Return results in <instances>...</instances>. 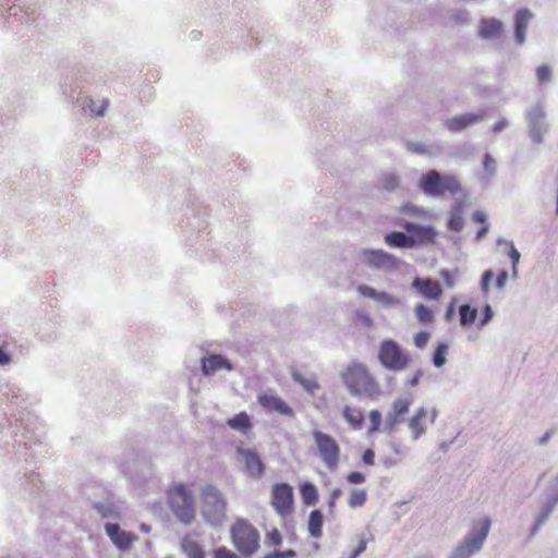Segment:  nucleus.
Listing matches in <instances>:
<instances>
[{
    "instance_id": "obj_1",
    "label": "nucleus",
    "mask_w": 558,
    "mask_h": 558,
    "mask_svg": "<svg viewBox=\"0 0 558 558\" xmlns=\"http://www.w3.org/2000/svg\"><path fill=\"white\" fill-rule=\"evenodd\" d=\"M349 392L354 397L376 398L380 393L379 386L367 367L361 363L349 365L341 374Z\"/></svg>"
},
{
    "instance_id": "obj_2",
    "label": "nucleus",
    "mask_w": 558,
    "mask_h": 558,
    "mask_svg": "<svg viewBox=\"0 0 558 558\" xmlns=\"http://www.w3.org/2000/svg\"><path fill=\"white\" fill-rule=\"evenodd\" d=\"M490 527L492 519L489 517L474 520L471 523L469 532L451 551L449 558H471L473 555L480 553L489 534Z\"/></svg>"
},
{
    "instance_id": "obj_3",
    "label": "nucleus",
    "mask_w": 558,
    "mask_h": 558,
    "mask_svg": "<svg viewBox=\"0 0 558 558\" xmlns=\"http://www.w3.org/2000/svg\"><path fill=\"white\" fill-rule=\"evenodd\" d=\"M417 187L424 195L434 198L444 197L446 193L454 195L462 190L456 175L442 174L435 169H430L420 177Z\"/></svg>"
},
{
    "instance_id": "obj_4",
    "label": "nucleus",
    "mask_w": 558,
    "mask_h": 558,
    "mask_svg": "<svg viewBox=\"0 0 558 558\" xmlns=\"http://www.w3.org/2000/svg\"><path fill=\"white\" fill-rule=\"evenodd\" d=\"M227 500L214 485H206L201 492V514L211 526H220L226 519Z\"/></svg>"
},
{
    "instance_id": "obj_5",
    "label": "nucleus",
    "mask_w": 558,
    "mask_h": 558,
    "mask_svg": "<svg viewBox=\"0 0 558 558\" xmlns=\"http://www.w3.org/2000/svg\"><path fill=\"white\" fill-rule=\"evenodd\" d=\"M168 504L174 517L184 525L195 519V500L184 484H177L168 490Z\"/></svg>"
},
{
    "instance_id": "obj_6",
    "label": "nucleus",
    "mask_w": 558,
    "mask_h": 558,
    "mask_svg": "<svg viewBox=\"0 0 558 558\" xmlns=\"http://www.w3.org/2000/svg\"><path fill=\"white\" fill-rule=\"evenodd\" d=\"M377 357L380 365L390 372H402L411 362L410 352L393 339H385L380 342Z\"/></svg>"
},
{
    "instance_id": "obj_7",
    "label": "nucleus",
    "mask_w": 558,
    "mask_h": 558,
    "mask_svg": "<svg viewBox=\"0 0 558 558\" xmlns=\"http://www.w3.org/2000/svg\"><path fill=\"white\" fill-rule=\"evenodd\" d=\"M231 537L236 549L244 556H250L258 548L259 533L245 519H238L231 526Z\"/></svg>"
},
{
    "instance_id": "obj_8",
    "label": "nucleus",
    "mask_w": 558,
    "mask_h": 558,
    "mask_svg": "<svg viewBox=\"0 0 558 558\" xmlns=\"http://www.w3.org/2000/svg\"><path fill=\"white\" fill-rule=\"evenodd\" d=\"M558 506V487L548 481L544 490V500L534 518V523L530 529V537L535 536L539 530L549 521L556 507Z\"/></svg>"
},
{
    "instance_id": "obj_9",
    "label": "nucleus",
    "mask_w": 558,
    "mask_h": 558,
    "mask_svg": "<svg viewBox=\"0 0 558 558\" xmlns=\"http://www.w3.org/2000/svg\"><path fill=\"white\" fill-rule=\"evenodd\" d=\"M361 260L372 269L391 272L400 269L402 260L384 250L364 248L361 252Z\"/></svg>"
},
{
    "instance_id": "obj_10",
    "label": "nucleus",
    "mask_w": 558,
    "mask_h": 558,
    "mask_svg": "<svg viewBox=\"0 0 558 558\" xmlns=\"http://www.w3.org/2000/svg\"><path fill=\"white\" fill-rule=\"evenodd\" d=\"M312 436L325 465L330 470L336 469L340 457V447L337 441L330 435L318 429L313 430Z\"/></svg>"
},
{
    "instance_id": "obj_11",
    "label": "nucleus",
    "mask_w": 558,
    "mask_h": 558,
    "mask_svg": "<svg viewBox=\"0 0 558 558\" xmlns=\"http://www.w3.org/2000/svg\"><path fill=\"white\" fill-rule=\"evenodd\" d=\"M525 119L529 128V135L533 143L542 144L544 135L548 131L546 112L541 104H536L525 111Z\"/></svg>"
},
{
    "instance_id": "obj_12",
    "label": "nucleus",
    "mask_w": 558,
    "mask_h": 558,
    "mask_svg": "<svg viewBox=\"0 0 558 558\" xmlns=\"http://www.w3.org/2000/svg\"><path fill=\"white\" fill-rule=\"evenodd\" d=\"M293 488L288 483H277L271 489V505L276 512L286 517L291 513L293 507Z\"/></svg>"
},
{
    "instance_id": "obj_13",
    "label": "nucleus",
    "mask_w": 558,
    "mask_h": 558,
    "mask_svg": "<svg viewBox=\"0 0 558 558\" xmlns=\"http://www.w3.org/2000/svg\"><path fill=\"white\" fill-rule=\"evenodd\" d=\"M402 228L410 233L413 248L434 244L438 235V231L432 225H420L412 221H405L402 223Z\"/></svg>"
},
{
    "instance_id": "obj_14",
    "label": "nucleus",
    "mask_w": 558,
    "mask_h": 558,
    "mask_svg": "<svg viewBox=\"0 0 558 558\" xmlns=\"http://www.w3.org/2000/svg\"><path fill=\"white\" fill-rule=\"evenodd\" d=\"M412 403L413 398L411 396L398 397L392 401L391 408L386 415V430L393 432L398 425L405 421L404 415L409 413Z\"/></svg>"
},
{
    "instance_id": "obj_15",
    "label": "nucleus",
    "mask_w": 558,
    "mask_h": 558,
    "mask_svg": "<svg viewBox=\"0 0 558 558\" xmlns=\"http://www.w3.org/2000/svg\"><path fill=\"white\" fill-rule=\"evenodd\" d=\"M357 292L364 298L372 299L379 303L384 308L391 310L401 305V299L386 291H378L367 284L357 286Z\"/></svg>"
},
{
    "instance_id": "obj_16",
    "label": "nucleus",
    "mask_w": 558,
    "mask_h": 558,
    "mask_svg": "<svg viewBox=\"0 0 558 558\" xmlns=\"http://www.w3.org/2000/svg\"><path fill=\"white\" fill-rule=\"evenodd\" d=\"M236 452L244 459L246 474L254 480H259L265 473V464L258 452L242 447H238Z\"/></svg>"
},
{
    "instance_id": "obj_17",
    "label": "nucleus",
    "mask_w": 558,
    "mask_h": 558,
    "mask_svg": "<svg viewBox=\"0 0 558 558\" xmlns=\"http://www.w3.org/2000/svg\"><path fill=\"white\" fill-rule=\"evenodd\" d=\"M257 402L268 413H278L284 416L293 417V409L279 396L259 393L257 396Z\"/></svg>"
},
{
    "instance_id": "obj_18",
    "label": "nucleus",
    "mask_w": 558,
    "mask_h": 558,
    "mask_svg": "<svg viewBox=\"0 0 558 558\" xmlns=\"http://www.w3.org/2000/svg\"><path fill=\"white\" fill-rule=\"evenodd\" d=\"M428 415L427 409L418 407L415 409L413 415L408 420V427L410 436L413 441L418 440L427 432L426 418Z\"/></svg>"
},
{
    "instance_id": "obj_19",
    "label": "nucleus",
    "mask_w": 558,
    "mask_h": 558,
    "mask_svg": "<svg viewBox=\"0 0 558 558\" xmlns=\"http://www.w3.org/2000/svg\"><path fill=\"white\" fill-rule=\"evenodd\" d=\"M201 367L205 376L214 375L221 369H233L232 363L221 354H209L208 356H203L201 359Z\"/></svg>"
},
{
    "instance_id": "obj_20",
    "label": "nucleus",
    "mask_w": 558,
    "mask_h": 558,
    "mask_svg": "<svg viewBox=\"0 0 558 558\" xmlns=\"http://www.w3.org/2000/svg\"><path fill=\"white\" fill-rule=\"evenodd\" d=\"M532 19L533 14L527 8H521L514 13V41L517 45L521 46L524 44L526 29Z\"/></svg>"
},
{
    "instance_id": "obj_21",
    "label": "nucleus",
    "mask_w": 558,
    "mask_h": 558,
    "mask_svg": "<svg viewBox=\"0 0 558 558\" xmlns=\"http://www.w3.org/2000/svg\"><path fill=\"white\" fill-rule=\"evenodd\" d=\"M105 531L111 542L119 548L120 550H126L130 548L131 544L134 541V537L131 533L121 530L118 523L107 522L105 524Z\"/></svg>"
},
{
    "instance_id": "obj_22",
    "label": "nucleus",
    "mask_w": 558,
    "mask_h": 558,
    "mask_svg": "<svg viewBox=\"0 0 558 558\" xmlns=\"http://www.w3.org/2000/svg\"><path fill=\"white\" fill-rule=\"evenodd\" d=\"M504 31V24L495 17H483L480 21L477 34L482 39L496 40L500 38Z\"/></svg>"
},
{
    "instance_id": "obj_23",
    "label": "nucleus",
    "mask_w": 558,
    "mask_h": 558,
    "mask_svg": "<svg viewBox=\"0 0 558 558\" xmlns=\"http://www.w3.org/2000/svg\"><path fill=\"white\" fill-rule=\"evenodd\" d=\"M484 118V112H469L453 117L446 121V126L454 133L461 132L465 128L473 125Z\"/></svg>"
},
{
    "instance_id": "obj_24",
    "label": "nucleus",
    "mask_w": 558,
    "mask_h": 558,
    "mask_svg": "<svg viewBox=\"0 0 558 558\" xmlns=\"http://www.w3.org/2000/svg\"><path fill=\"white\" fill-rule=\"evenodd\" d=\"M412 287L428 300H438L442 294L439 282L432 279H422L416 277L412 281Z\"/></svg>"
},
{
    "instance_id": "obj_25",
    "label": "nucleus",
    "mask_w": 558,
    "mask_h": 558,
    "mask_svg": "<svg viewBox=\"0 0 558 558\" xmlns=\"http://www.w3.org/2000/svg\"><path fill=\"white\" fill-rule=\"evenodd\" d=\"M78 104L83 111H88L96 117H104L109 106V100L106 98L94 99L90 96H83L78 98Z\"/></svg>"
},
{
    "instance_id": "obj_26",
    "label": "nucleus",
    "mask_w": 558,
    "mask_h": 558,
    "mask_svg": "<svg viewBox=\"0 0 558 558\" xmlns=\"http://www.w3.org/2000/svg\"><path fill=\"white\" fill-rule=\"evenodd\" d=\"M385 243L395 248H405L411 250L413 248V243L410 238V233L404 231H391L389 233H386L384 236Z\"/></svg>"
},
{
    "instance_id": "obj_27",
    "label": "nucleus",
    "mask_w": 558,
    "mask_h": 558,
    "mask_svg": "<svg viewBox=\"0 0 558 558\" xmlns=\"http://www.w3.org/2000/svg\"><path fill=\"white\" fill-rule=\"evenodd\" d=\"M323 523L324 515L319 509H314L311 511L308 517L307 529L308 533L314 538H320L323 535Z\"/></svg>"
},
{
    "instance_id": "obj_28",
    "label": "nucleus",
    "mask_w": 558,
    "mask_h": 558,
    "mask_svg": "<svg viewBox=\"0 0 558 558\" xmlns=\"http://www.w3.org/2000/svg\"><path fill=\"white\" fill-rule=\"evenodd\" d=\"M230 428L246 434L252 428L251 417L246 412H240L227 421Z\"/></svg>"
},
{
    "instance_id": "obj_29",
    "label": "nucleus",
    "mask_w": 558,
    "mask_h": 558,
    "mask_svg": "<svg viewBox=\"0 0 558 558\" xmlns=\"http://www.w3.org/2000/svg\"><path fill=\"white\" fill-rule=\"evenodd\" d=\"M300 493L303 504L306 506H315L318 501V490L311 482H304L300 486Z\"/></svg>"
},
{
    "instance_id": "obj_30",
    "label": "nucleus",
    "mask_w": 558,
    "mask_h": 558,
    "mask_svg": "<svg viewBox=\"0 0 558 558\" xmlns=\"http://www.w3.org/2000/svg\"><path fill=\"white\" fill-rule=\"evenodd\" d=\"M94 509L104 519H119L118 508L111 501H101L94 504Z\"/></svg>"
},
{
    "instance_id": "obj_31",
    "label": "nucleus",
    "mask_w": 558,
    "mask_h": 558,
    "mask_svg": "<svg viewBox=\"0 0 558 558\" xmlns=\"http://www.w3.org/2000/svg\"><path fill=\"white\" fill-rule=\"evenodd\" d=\"M460 325L462 327H469L477 318V308L472 307L470 304H461L459 306Z\"/></svg>"
},
{
    "instance_id": "obj_32",
    "label": "nucleus",
    "mask_w": 558,
    "mask_h": 558,
    "mask_svg": "<svg viewBox=\"0 0 558 558\" xmlns=\"http://www.w3.org/2000/svg\"><path fill=\"white\" fill-rule=\"evenodd\" d=\"M405 147L410 153L416 155H435L439 151L438 146H427L422 142H407Z\"/></svg>"
},
{
    "instance_id": "obj_33",
    "label": "nucleus",
    "mask_w": 558,
    "mask_h": 558,
    "mask_svg": "<svg viewBox=\"0 0 558 558\" xmlns=\"http://www.w3.org/2000/svg\"><path fill=\"white\" fill-rule=\"evenodd\" d=\"M414 314L421 325H429L435 318L434 312L424 304H416L414 307Z\"/></svg>"
},
{
    "instance_id": "obj_34",
    "label": "nucleus",
    "mask_w": 558,
    "mask_h": 558,
    "mask_svg": "<svg viewBox=\"0 0 558 558\" xmlns=\"http://www.w3.org/2000/svg\"><path fill=\"white\" fill-rule=\"evenodd\" d=\"M343 416L354 428H361L364 423L362 411L351 409L350 407L343 409Z\"/></svg>"
},
{
    "instance_id": "obj_35",
    "label": "nucleus",
    "mask_w": 558,
    "mask_h": 558,
    "mask_svg": "<svg viewBox=\"0 0 558 558\" xmlns=\"http://www.w3.org/2000/svg\"><path fill=\"white\" fill-rule=\"evenodd\" d=\"M448 350L449 345L445 342H441L436 347L433 353V364L436 368H440L447 363L446 355Z\"/></svg>"
},
{
    "instance_id": "obj_36",
    "label": "nucleus",
    "mask_w": 558,
    "mask_h": 558,
    "mask_svg": "<svg viewBox=\"0 0 558 558\" xmlns=\"http://www.w3.org/2000/svg\"><path fill=\"white\" fill-rule=\"evenodd\" d=\"M293 378L311 395H314L315 391L319 389V384L314 377H304L295 373L293 374Z\"/></svg>"
},
{
    "instance_id": "obj_37",
    "label": "nucleus",
    "mask_w": 558,
    "mask_h": 558,
    "mask_svg": "<svg viewBox=\"0 0 558 558\" xmlns=\"http://www.w3.org/2000/svg\"><path fill=\"white\" fill-rule=\"evenodd\" d=\"M2 395L7 397L12 403L19 404L22 398V389L14 384H5L2 389Z\"/></svg>"
},
{
    "instance_id": "obj_38",
    "label": "nucleus",
    "mask_w": 558,
    "mask_h": 558,
    "mask_svg": "<svg viewBox=\"0 0 558 558\" xmlns=\"http://www.w3.org/2000/svg\"><path fill=\"white\" fill-rule=\"evenodd\" d=\"M366 500L367 494L365 489H353L349 496L348 504L351 508H360L365 505Z\"/></svg>"
},
{
    "instance_id": "obj_39",
    "label": "nucleus",
    "mask_w": 558,
    "mask_h": 558,
    "mask_svg": "<svg viewBox=\"0 0 558 558\" xmlns=\"http://www.w3.org/2000/svg\"><path fill=\"white\" fill-rule=\"evenodd\" d=\"M483 168L485 174L482 175L481 180L488 182L496 173V161L490 154L486 153L483 159Z\"/></svg>"
},
{
    "instance_id": "obj_40",
    "label": "nucleus",
    "mask_w": 558,
    "mask_h": 558,
    "mask_svg": "<svg viewBox=\"0 0 558 558\" xmlns=\"http://www.w3.org/2000/svg\"><path fill=\"white\" fill-rule=\"evenodd\" d=\"M447 227L451 231L460 232L462 231L464 227V220L462 217V214L456 213H449V219L447 222Z\"/></svg>"
},
{
    "instance_id": "obj_41",
    "label": "nucleus",
    "mask_w": 558,
    "mask_h": 558,
    "mask_svg": "<svg viewBox=\"0 0 558 558\" xmlns=\"http://www.w3.org/2000/svg\"><path fill=\"white\" fill-rule=\"evenodd\" d=\"M41 434H34L31 432V427L28 425H24V432L22 433V440L26 448H31L32 445L40 442Z\"/></svg>"
},
{
    "instance_id": "obj_42",
    "label": "nucleus",
    "mask_w": 558,
    "mask_h": 558,
    "mask_svg": "<svg viewBox=\"0 0 558 558\" xmlns=\"http://www.w3.org/2000/svg\"><path fill=\"white\" fill-rule=\"evenodd\" d=\"M535 72H536L537 81L541 85L550 82V80L553 77V70L547 64H542V65L537 66Z\"/></svg>"
},
{
    "instance_id": "obj_43",
    "label": "nucleus",
    "mask_w": 558,
    "mask_h": 558,
    "mask_svg": "<svg viewBox=\"0 0 558 558\" xmlns=\"http://www.w3.org/2000/svg\"><path fill=\"white\" fill-rule=\"evenodd\" d=\"M381 186L386 191L392 192L399 186V178L393 173H386L381 178Z\"/></svg>"
},
{
    "instance_id": "obj_44",
    "label": "nucleus",
    "mask_w": 558,
    "mask_h": 558,
    "mask_svg": "<svg viewBox=\"0 0 558 558\" xmlns=\"http://www.w3.org/2000/svg\"><path fill=\"white\" fill-rule=\"evenodd\" d=\"M494 278V271L492 269H487L483 272L481 278V290L483 294H488L490 290V281Z\"/></svg>"
},
{
    "instance_id": "obj_45",
    "label": "nucleus",
    "mask_w": 558,
    "mask_h": 558,
    "mask_svg": "<svg viewBox=\"0 0 558 558\" xmlns=\"http://www.w3.org/2000/svg\"><path fill=\"white\" fill-rule=\"evenodd\" d=\"M371 426L369 433L379 430L381 424V413L378 410H372L368 414Z\"/></svg>"
},
{
    "instance_id": "obj_46",
    "label": "nucleus",
    "mask_w": 558,
    "mask_h": 558,
    "mask_svg": "<svg viewBox=\"0 0 558 558\" xmlns=\"http://www.w3.org/2000/svg\"><path fill=\"white\" fill-rule=\"evenodd\" d=\"M429 338L430 333L428 331H420L414 335L413 342L416 348L424 349L427 345Z\"/></svg>"
},
{
    "instance_id": "obj_47",
    "label": "nucleus",
    "mask_w": 558,
    "mask_h": 558,
    "mask_svg": "<svg viewBox=\"0 0 558 558\" xmlns=\"http://www.w3.org/2000/svg\"><path fill=\"white\" fill-rule=\"evenodd\" d=\"M342 490L339 487H336L330 493L329 499H328V515L333 517V509L336 506L337 500L341 497Z\"/></svg>"
},
{
    "instance_id": "obj_48",
    "label": "nucleus",
    "mask_w": 558,
    "mask_h": 558,
    "mask_svg": "<svg viewBox=\"0 0 558 558\" xmlns=\"http://www.w3.org/2000/svg\"><path fill=\"white\" fill-rule=\"evenodd\" d=\"M189 558H205L204 549L197 543H191L186 548Z\"/></svg>"
},
{
    "instance_id": "obj_49",
    "label": "nucleus",
    "mask_w": 558,
    "mask_h": 558,
    "mask_svg": "<svg viewBox=\"0 0 558 558\" xmlns=\"http://www.w3.org/2000/svg\"><path fill=\"white\" fill-rule=\"evenodd\" d=\"M424 375V372L422 368H416L412 376L409 377L405 381H404V387L405 388H414L418 385L420 383V379L422 378V376Z\"/></svg>"
},
{
    "instance_id": "obj_50",
    "label": "nucleus",
    "mask_w": 558,
    "mask_h": 558,
    "mask_svg": "<svg viewBox=\"0 0 558 558\" xmlns=\"http://www.w3.org/2000/svg\"><path fill=\"white\" fill-rule=\"evenodd\" d=\"M494 317V312L492 310V306L489 304H485L482 308V317L480 319L478 326L484 327L486 326Z\"/></svg>"
},
{
    "instance_id": "obj_51",
    "label": "nucleus",
    "mask_w": 558,
    "mask_h": 558,
    "mask_svg": "<svg viewBox=\"0 0 558 558\" xmlns=\"http://www.w3.org/2000/svg\"><path fill=\"white\" fill-rule=\"evenodd\" d=\"M185 228H190L191 230L197 229V232L201 233L207 228V222L197 217H193L192 219H189Z\"/></svg>"
},
{
    "instance_id": "obj_52",
    "label": "nucleus",
    "mask_w": 558,
    "mask_h": 558,
    "mask_svg": "<svg viewBox=\"0 0 558 558\" xmlns=\"http://www.w3.org/2000/svg\"><path fill=\"white\" fill-rule=\"evenodd\" d=\"M266 542L271 546H279L282 543V536L277 529H272L266 535Z\"/></svg>"
},
{
    "instance_id": "obj_53",
    "label": "nucleus",
    "mask_w": 558,
    "mask_h": 558,
    "mask_svg": "<svg viewBox=\"0 0 558 558\" xmlns=\"http://www.w3.org/2000/svg\"><path fill=\"white\" fill-rule=\"evenodd\" d=\"M296 557V551L293 549H286V550H275L272 553H269L265 555L263 558H294Z\"/></svg>"
},
{
    "instance_id": "obj_54",
    "label": "nucleus",
    "mask_w": 558,
    "mask_h": 558,
    "mask_svg": "<svg viewBox=\"0 0 558 558\" xmlns=\"http://www.w3.org/2000/svg\"><path fill=\"white\" fill-rule=\"evenodd\" d=\"M355 319L366 328H372L374 325L373 318L364 311L355 312Z\"/></svg>"
},
{
    "instance_id": "obj_55",
    "label": "nucleus",
    "mask_w": 558,
    "mask_h": 558,
    "mask_svg": "<svg viewBox=\"0 0 558 558\" xmlns=\"http://www.w3.org/2000/svg\"><path fill=\"white\" fill-rule=\"evenodd\" d=\"M508 255H509V258L511 260V264L512 266H518L519 262H520V257H521V254L520 252L515 248L513 242H510L509 243V252H508Z\"/></svg>"
},
{
    "instance_id": "obj_56",
    "label": "nucleus",
    "mask_w": 558,
    "mask_h": 558,
    "mask_svg": "<svg viewBox=\"0 0 558 558\" xmlns=\"http://www.w3.org/2000/svg\"><path fill=\"white\" fill-rule=\"evenodd\" d=\"M347 481L350 484H362L365 482V475L361 472L354 471L348 474Z\"/></svg>"
},
{
    "instance_id": "obj_57",
    "label": "nucleus",
    "mask_w": 558,
    "mask_h": 558,
    "mask_svg": "<svg viewBox=\"0 0 558 558\" xmlns=\"http://www.w3.org/2000/svg\"><path fill=\"white\" fill-rule=\"evenodd\" d=\"M440 276L441 278L445 280V283L448 288H453L454 287V279H456V274H452L450 270L448 269H442L440 271Z\"/></svg>"
},
{
    "instance_id": "obj_58",
    "label": "nucleus",
    "mask_w": 558,
    "mask_h": 558,
    "mask_svg": "<svg viewBox=\"0 0 558 558\" xmlns=\"http://www.w3.org/2000/svg\"><path fill=\"white\" fill-rule=\"evenodd\" d=\"M214 558H239L234 553L226 547H219L215 550Z\"/></svg>"
},
{
    "instance_id": "obj_59",
    "label": "nucleus",
    "mask_w": 558,
    "mask_h": 558,
    "mask_svg": "<svg viewBox=\"0 0 558 558\" xmlns=\"http://www.w3.org/2000/svg\"><path fill=\"white\" fill-rule=\"evenodd\" d=\"M508 277H509V275H508V271H507V270H501V271L498 274V276H497V278H496V282H495L496 288H497L498 290H502V289L505 288V286H506V283H507V280H508Z\"/></svg>"
},
{
    "instance_id": "obj_60",
    "label": "nucleus",
    "mask_w": 558,
    "mask_h": 558,
    "mask_svg": "<svg viewBox=\"0 0 558 558\" xmlns=\"http://www.w3.org/2000/svg\"><path fill=\"white\" fill-rule=\"evenodd\" d=\"M366 550V541L360 539L356 548L352 550L347 558H357L362 553Z\"/></svg>"
},
{
    "instance_id": "obj_61",
    "label": "nucleus",
    "mask_w": 558,
    "mask_h": 558,
    "mask_svg": "<svg viewBox=\"0 0 558 558\" xmlns=\"http://www.w3.org/2000/svg\"><path fill=\"white\" fill-rule=\"evenodd\" d=\"M362 461L365 465H373L375 462V452L373 449H366L362 454Z\"/></svg>"
},
{
    "instance_id": "obj_62",
    "label": "nucleus",
    "mask_w": 558,
    "mask_h": 558,
    "mask_svg": "<svg viewBox=\"0 0 558 558\" xmlns=\"http://www.w3.org/2000/svg\"><path fill=\"white\" fill-rule=\"evenodd\" d=\"M400 459L389 456L380 458V462L386 469H391L396 466L397 464L400 463Z\"/></svg>"
},
{
    "instance_id": "obj_63",
    "label": "nucleus",
    "mask_w": 558,
    "mask_h": 558,
    "mask_svg": "<svg viewBox=\"0 0 558 558\" xmlns=\"http://www.w3.org/2000/svg\"><path fill=\"white\" fill-rule=\"evenodd\" d=\"M389 447L390 449L392 450V452L396 454V456H403L408 451H409V448L407 447H402L399 442L397 441H391L389 444Z\"/></svg>"
},
{
    "instance_id": "obj_64",
    "label": "nucleus",
    "mask_w": 558,
    "mask_h": 558,
    "mask_svg": "<svg viewBox=\"0 0 558 558\" xmlns=\"http://www.w3.org/2000/svg\"><path fill=\"white\" fill-rule=\"evenodd\" d=\"M402 210H403L404 214L414 215V216H420L424 211L423 208L417 207V206L412 205V204L404 205Z\"/></svg>"
}]
</instances>
